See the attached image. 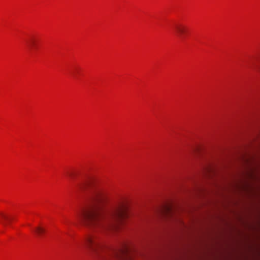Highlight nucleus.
I'll use <instances>...</instances> for the list:
<instances>
[{
  "label": "nucleus",
  "mask_w": 260,
  "mask_h": 260,
  "mask_svg": "<svg viewBox=\"0 0 260 260\" xmlns=\"http://www.w3.org/2000/svg\"><path fill=\"white\" fill-rule=\"evenodd\" d=\"M92 199L94 205L83 209L79 218L83 225L92 232L85 237V246L92 253L99 255L108 248L98 233L115 228L126 217V208L123 203L109 205L108 196L102 191H95Z\"/></svg>",
  "instance_id": "1"
},
{
  "label": "nucleus",
  "mask_w": 260,
  "mask_h": 260,
  "mask_svg": "<svg viewBox=\"0 0 260 260\" xmlns=\"http://www.w3.org/2000/svg\"><path fill=\"white\" fill-rule=\"evenodd\" d=\"M109 250L111 252V254L113 256L116 258L126 259V254L128 251L127 248L126 246L123 245L122 247L118 249H109L108 248V251Z\"/></svg>",
  "instance_id": "2"
},
{
  "label": "nucleus",
  "mask_w": 260,
  "mask_h": 260,
  "mask_svg": "<svg viewBox=\"0 0 260 260\" xmlns=\"http://www.w3.org/2000/svg\"><path fill=\"white\" fill-rule=\"evenodd\" d=\"M175 28L180 37H182L187 31V27L183 24H177L175 26Z\"/></svg>",
  "instance_id": "3"
},
{
  "label": "nucleus",
  "mask_w": 260,
  "mask_h": 260,
  "mask_svg": "<svg viewBox=\"0 0 260 260\" xmlns=\"http://www.w3.org/2000/svg\"><path fill=\"white\" fill-rule=\"evenodd\" d=\"M35 232L39 236L43 235L46 232V230L41 226L37 227L35 229Z\"/></svg>",
  "instance_id": "4"
},
{
  "label": "nucleus",
  "mask_w": 260,
  "mask_h": 260,
  "mask_svg": "<svg viewBox=\"0 0 260 260\" xmlns=\"http://www.w3.org/2000/svg\"><path fill=\"white\" fill-rule=\"evenodd\" d=\"M29 45L31 48H36L37 46V44L35 40L33 39H30L29 42Z\"/></svg>",
  "instance_id": "5"
},
{
  "label": "nucleus",
  "mask_w": 260,
  "mask_h": 260,
  "mask_svg": "<svg viewBox=\"0 0 260 260\" xmlns=\"http://www.w3.org/2000/svg\"><path fill=\"white\" fill-rule=\"evenodd\" d=\"M67 174L69 176V177L70 178H71V179L73 178L76 175L75 173H74L73 172H68L67 173Z\"/></svg>",
  "instance_id": "6"
},
{
  "label": "nucleus",
  "mask_w": 260,
  "mask_h": 260,
  "mask_svg": "<svg viewBox=\"0 0 260 260\" xmlns=\"http://www.w3.org/2000/svg\"><path fill=\"white\" fill-rule=\"evenodd\" d=\"M164 210L165 212H166L167 214H170L171 212V208L169 206L166 207Z\"/></svg>",
  "instance_id": "7"
},
{
  "label": "nucleus",
  "mask_w": 260,
  "mask_h": 260,
  "mask_svg": "<svg viewBox=\"0 0 260 260\" xmlns=\"http://www.w3.org/2000/svg\"><path fill=\"white\" fill-rule=\"evenodd\" d=\"M0 216L4 219L7 220L8 217L4 213H0Z\"/></svg>",
  "instance_id": "8"
},
{
  "label": "nucleus",
  "mask_w": 260,
  "mask_h": 260,
  "mask_svg": "<svg viewBox=\"0 0 260 260\" xmlns=\"http://www.w3.org/2000/svg\"><path fill=\"white\" fill-rule=\"evenodd\" d=\"M85 185V183H82V184H79V187L80 188V189H83L84 187V186Z\"/></svg>",
  "instance_id": "9"
}]
</instances>
